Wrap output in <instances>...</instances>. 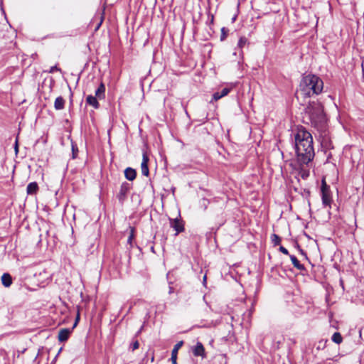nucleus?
Masks as SVG:
<instances>
[{"instance_id": "obj_6", "label": "nucleus", "mask_w": 364, "mask_h": 364, "mask_svg": "<svg viewBox=\"0 0 364 364\" xmlns=\"http://www.w3.org/2000/svg\"><path fill=\"white\" fill-rule=\"evenodd\" d=\"M131 188V184L127 182H124L121 184L119 191L117 194V198L121 205H123L126 201Z\"/></svg>"}, {"instance_id": "obj_12", "label": "nucleus", "mask_w": 364, "mask_h": 364, "mask_svg": "<svg viewBox=\"0 0 364 364\" xmlns=\"http://www.w3.org/2000/svg\"><path fill=\"white\" fill-rule=\"evenodd\" d=\"M289 257H290V259L292 262V264L294 265V267L301 271V272H304V271H306V269L305 268L304 265L301 264L300 262L298 260V259L294 256V255H289Z\"/></svg>"}, {"instance_id": "obj_1", "label": "nucleus", "mask_w": 364, "mask_h": 364, "mask_svg": "<svg viewBox=\"0 0 364 364\" xmlns=\"http://www.w3.org/2000/svg\"><path fill=\"white\" fill-rule=\"evenodd\" d=\"M296 153L301 159H313L314 150L311 134L304 128L298 129L295 135Z\"/></svg>"}, {"instance_id": "obj_2", "label": "nucleus", "mask_w": 364, "mask_h": 364, "mask_svg": "<svg viewBox=\"0 0 364 364\" xmlns=\"http://www.w3.org/2000/svg\"><path fill=\"white\" fill-rule=\"evenodd\" d=\"M323 88V80L318 76L312 74L304 75L299 85L300 92L305 97L318 95Z\"/></svg>"}, {"instance_id": "obj_20", "label": "nucleus", "mask_w": 364, "mask_h": 364, "mask_svg": "<svg viewBox=\"0 0 364 364\" xmlns=\"http://www.w3.org/2000/svg\"><path fill=\"white\" fill-rule=\"evenodd\" d=\"M247 43V38L245 36H242L240 38L237 43V46L240 48H242Z\"/></svg>"}, {"instance_id": "obj_10", "label": "nucleus", "mask_w": 364, "mask_h": 364, "mask_svg": "<svg viewBox=\"0 0 364 364\" xmlns=\"http://www.w3.org/2000/svg\"><path fill=\"white\" fill-rule=\"evenodd\" d=\"M72 332V329L70 328H62L59 331V333H58V341L60 342H65L66 341L70 333Z\"/></svg>"}, {"instance_id": "obj_9", "label": "nucleus", "mask_w": 364, "mask_h": 364, "mask_svg": "<svg viewBox=\"0 0 364 364\" xmlns=\"http://www.w3.org/2000/svg\"><path fill=\"white\" fill-rule=\"evenodd\" d=\"M192 352L195 356H200L203 358L206 357L205 348L200 342H198L196 343V345L193 348Z\"/></svg>"}, {"instance_id": "obj_35", "label": "nucleus", "mask_w": 364, "mask_h": 364, "mask_svg": "<svg viewBox=\"0 0 364 364\" xmlns=\"http://www.w3.org/2000/svg\"><path fill=\"white\" fill-rule=\"evenodd\" d=\"M151 251H152L153 252H154V247H151Z\"/></svg>"}, {"instance_id": "obj_16", "label": "nucleus", "mask_w": 364, "mask_h": 364, "mask_svg": "<svg viewBox=\"0 0 364 364\" xmlns=\"http://www.w3.org/2000/svg\"><path fill=\"white\" fill-rule=\"evenodd\" d=\"M65 101L63 97H58L55 100L54 107L57 110L63 109L65 107Z\"/></svg>"}, {"instance_id": "obj_18", "label": "nucleus", "mask_w": 364, "mask_h": 364, "mask_svg": "<svg viewBox=\"0 0 364 364\" xmlns=\"http://www.w3.org/2000/svg\"><path fill=\"white\" fill-rule=\"evenodd\" d=\"M331 340L336 344H340L342 343L343 341V338L341 335L340 333L338 332H335L332 337H331Z\"/></svg>"}, {"instance_id": "obj_28", "label": "nucleus", "mask_w": 364, "mask_h": 364, "mask_svg": "<svg viewBox=\"0 0 364 364\" xmlns=\"http://www.w3.org/2000/svg\"><path fill=\"white\" fill-rule=\"evenodd\" d=\"M79 320H80V313L78 312L77 314L75 323L73 324V326L71 328L72 330L77 325V323H78Z\"/></svg>"}, {"instance_id": "obj_31", "label": "nucleus", "mask_w": 364, "mask_h": 364, "mask_svg": "<svg viewBox=\"0 0 364 364\" xmlns=\"http://www.w3.org/2000/svg\"><path fill=\"white\" fill-rule=\"evenodd\" d=\"M14 149H15L16 153H17L18 152V140H17V139H16V141H15Z\"/></svg>"}, {"instance_id": "obj_33", "label": "nucleus", "mask_w": 364, "mask_h": 364, "mask_svg": "<svg viewBox=\"0 0 364 364\" xmlns=\"http://www.w3.org/2000/svg\"><path fill=\"white\" fill-rule=\"evenodd\" d=\"M77 157L76 151H75L74 146H73V158L75 159Z\"/></svg>"}, {"instance_id": "obj_34", "label": "nucleus", "mask_w": 364, "mask_h": 364, "mask_svg": "<svg viewBox=\"0 0 364 364\" xmlns=\"http://www.w3.org/2000/svg\"><path fill=\"white\" fill-rule=\"evenodd\" d=\"M331 156L330 154H329V155H328V156H327V159H329V158H331Z\"/></svg>"}, {"instance_id": "obj_32", "label": "nucleus", "mask_w": 364, "mask_h": 364, "mask_svg": "<svg viewBox=\"0 0 364 364\" xmlns=\"http://www.w3.org/2000/svg\"><path fill=\"white\" fill-rule=\"evenodd\" d=\"M149 159V156L146 153H144L143 154V159L146 160V159Z\"/></svg>"}, {"instance_id": "obj_26", "label": "nucleus", "mask_w": 364, "mask_h": 364, "mask_svg": "<svg viewBox=\"0 0 364 364\" xmlns=\"http://www.w3.org/2000/svg\"><path fill=\"white\" fill-rule=\"evenodd\" d=\"M279 251L284 255H289L288 250L283 246L279 247Z\"/></svg>"}, {"instance_id": "obj_19", "label": "nucleus", "mask_w": 364, "mask_h": 364, "mask_svg": "<svg viewBox=\"0 0 364 364\" xmlns=\"http://www.w3.org/2000/svg\"><path fill=\"white\" fill-rule=\"evenodd\" d=\"M271 240L274 246H277L280 244L281 237L276 234H273L271 237Z\"/></svg>"}, {"instance_id": "obj_29", "label": "nucleus", "mask_w": 364, "mask_h": 364, "mask_svg": "<svg viewBox=\"0 0 364 364\" xmlns=\"http://www.w3.org/2000/svg\"><path fill=\"white\" fill-rule=\"evenodd\" d=\"M103 19H104V17L102 15L100 18V22L98 23V24H97V26L95 28V31L98 30L99 28L100 27V26L102 25V23L103 21Z\"/></svg>"}, {"instance_id": "obj_3", "label": "nucleus", "mask_w": 364, "mask_h": 364, "mask_svg": "<svg viewBox=\"0 0 364 364\" xmlns=\"http://www.w3.org/2000/svg\"><path fill=\"white\" fill-rule=\"evenodd\" d=\"M304 123L310 124L314 127H317L325 120L323 106L318 102H309L305 109L303 116Z\"/></svg>"}, {"instance_id": "obj_27", "label": "nucleus", "mask_w": 364, "mask_h": 364, "mask_svg": "<svg viewBox=\"0 0 364 364\" xmlns=\"http://www.w3.org/2000/svg\"><path fill=\"white\" fill-rule=\"evenodd\" d=\"M55 71H61V70L59 68H58L57 65H55V66H53L50 68V69L49 70V73H53Z\"/></svg>"}, {"instance_id": "obj_30", "label": "nucleus", "mask_w": 364, "mask_h": 364, "mask_svg": "<svg viewBox=\"0 0 364 364\" xmlns=\"http://www.w3.org/2000/svg\"><path fill=\"white\" fill-rule=\"evenodd\" d=\"M299 252H301V254L302 255H304V256L305 257V258H306V259H308V257H307L306 253V252H305L302 249L299 248Z\"/></svg>"}, {"instance_id": "obj_4", "label": "nucleus", "mask_w": 364, "mask_h": 364, "mask_svg": "<svg viewBox=\"0 0 364 364\" xmlns=\"http://www.w3.org/2000/svg\"><path fill=\"white\" fill-rule=\"evenodd\" d=\"M105 97V86L101 82L95 91V96L88 95L86 98V102L95 109L100 107V103L97 100H102Z\"/></svg>"}, {"instance_id": "obj_25", "label": "nucleus", "mask_w": 364, "mask_h": 364, "mask_svg": "<svg viewBox=\"0 0 364 364\" xmlns=\"http://www.w3.org/2000/svg\"><path fill=\"white\" fill-rule=\"evenodd\" d=\"M220 98H222V96H220V94L219 92H216L213 94V100L214 101H218V100H220Z\"/></svg>"}, {"instance_id": "obj_7", "label": "nucleus", "mask_w": 364, "mask_h": 364, "mask_svg": "<svg viewBox=\"0 0 364 364\" xmlns=\"http://www.w3.org/2000/svg\"><path fill=\"white\" fill-rule=\"evenodd\" d=\"M169 223L170 227L176 231L175 235L183 232L185 230L184 223L180 217L175 219L169 218Z\"/></svg>"}, {"instance_id": "obj_24", "label": "nucleus", "mask_w": 364, "mask_h": 364, "mask_svg": "<svg viewBox=\"0 0 364 364\" xmlns=\"http://www.w3.org/2000/svg\"><path fill=\"white\" fill-rule=\"evenodd\" d=\"M230 92V89L228 88V87H225L223 88L221 92H220V96H222V97L226 96L228 95V93Z\"/></svg>"}, {"instance_id": "obj_23", "label": "nucleus", "mask_w": 364, "mask_h": 364, "mask_svg": "<svg viewBox=\"0 0 364 364\" xmlns=\"http://www.w3.org/2000/svg\"><path fill=\"white\" fill-rule=\"evenodd\" d=\"M139 347V343L137 340H136L131 343L129 348L132 349V351H134V350L138 349Z\"/></svg>"}, {"instance_id": "obj_14", "label": "nucleus", "mask_w": 364, "mask_h": 364, "mask_svg": "<svg viewBox=\"0 0 364 364\" xmlns=\"http://www.w3.org/2000/svg\"><path fill=\"white\" fill-rule=\"evenodd\" d=\"M38 190V186L36 182L29 183L26 188V191L28 195L36 194Z\"/></svg>"}, {"instance_id": "obj_17", "label": "nucleus", "mask_w": 364, "mask_h": 364, "mask_svg": "<svg viewBox=\"0 0 364 364\" xmlns=\"http://www.w3.org/2000/svg\"><path fill=\"white\" fill-rule=\"evenodd\" d=\"M149 162V161H142L141 164V173L146 176H147L149 175V167H148Z\"/></svg>"}, {"instance_id": "obj_13", "label": "nucleus", "mask_w": 364, "mask_h": 364, "mask_svg": "<svg viewBox=\"0 0 364 364\" xmlns=\"http://www.w3.org/2000/svg\"><path fill=\"white\" fill-rule=\"evenodd\" d=\"M124 176L129 181H133L136 176V172L134 169L128 167L124 171Z\"/></svg>"}, {"instance_id": "obj_21", "label": "nucleus", "mask_w": 364, "mask_h": 364, "mask_svg": "<svg viewBox=\"0 0 364 364\" xmlns=\"http://www.w3.org/2000/svg\"><path fill=\"white\" fill-rule=\"evenodd\" d=\"M134 232H135L134 228L130 227V234L127 239V242L130 245L131 247L132 246V240L134 237Z\"/></svg>"}, {"instance_id": "obj_11", "label": "nucleus", "mask_w": 364, "mask_h": 364, "mask_svg": "<svg viewBox=\"0 0 364 364\" xmlns=\"http://www.w3.org/2000/svg\"><path fill=\"white\" fill-rule=\"evenodd\" d=\"M183 341H179L178 343H177L174 346V347L171 351V360L173 364L177 363L176 360H177L178 351L179 348L183 346Z\"/></svg>"}, {"instance_id": "obj_15", "label": "nucleus", "mask_w": 364, "mask_h": 364, "mask_svg": "<svg viewBox=\"0 0 364 364\" xmlns=\"http://www.w3.org/2000/svg\"><path fill=\"white\" fill-rule=\"evenodd\" d=\"M1 282L5 287H9L12 284V278L9 273H4L1 276Z\"/></svg>"}, {"instance_id": "obj_8", "label": "nucleus", "mask_w": 364, "mask_h": 364, "mask_svg": "<svg viewBox=\"0 0 364 364\" xmlns=\"http://www.w3.org/2000/svg\"><path fill=\"white\" fill-rule=\"evenodd\" d=\"M311 161H295L298 164L294 165L291 164V166H299V174L303 179H306L309 176V171L307 169H304L303 168V165L306 164L308 166L309 163Z\"/></svg>"}, {"instance_id": "obj_36", "label": "nucleus", "mask_w": 364, "mask_h": 364, "mask_svg": "<svg viewBox=\"0 0 364 364\" xmlns=\"http://www.w3.org/2000/svg\"><path fill=\"white\" fill-rule=\"evenodd\" d=\"M206 280V276H204L203 281L205 282Z\"/></svg>"}, {"instance_id": "obj_22", "label": "nucleus", "mask_w": 364, "mask_h": 364, "mask_svg": "<svg viewBox=\"0 0 364 364\" xmlns=\"http://www.w3.org/2000/svg\"><path fill=\"white\" fill-rule=\"evenodd\" d=\"M228 30L225 28V27L222 28L221 29V36H220V40L224 41L227 36H228Z\"/></svg>"}, {"instance_id": "obj_5", "label": "nucleus", "mask_w": 364, "mask_h": 364, "mask_svg": "<svg viewBox=\"0 0 364 364\" xmlns=\"http://www.w3.org/2000/svg\"><path fill=\"white\" fill-rule=\"evenodd\" d=\"M321 198L323 205L331 208L332 200L331 190L330 187L326 184L324 178L321 181Z\"/></svg>"}]
</instances>
